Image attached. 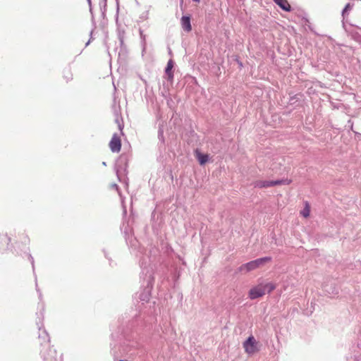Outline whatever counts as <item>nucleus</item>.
<instances>
[{
	"label": "nucleus",
	"mask_w": 361,
	"mask_h": 361,
	"mask_svg": "<svg viewBox=\"0 0 361 361\" xmlns=\"http://www.w3.org/2000/svg\"><path fill=\"white\" fill-rule=\"evenodd\" d=\"M118 128H119V129H120L121 130H122V128H123V127H122V126H121V123H118Z\"/></svg>",
	"instance_id": "obj_20"
},
{
	"label": "nucleus",
	"mask_w": 361,
	"mask_h": 361,
	"mask_svg": "<svg viewBox=\"0 0 361 361\" xmlns=\"http://www.w3.org/2000/svg\"><path fill=\"white\" fill-rule=\"evenodd\" d=\"M121 139L116 133H114L110 142L109 147L112 152H118L121 150Z\"/></svg>",
	"instance_id": "obj_5"
},
{
	"label": "nucleus",
	"mask_w": 361,
	"mask_h": 361,
	"mask_svg": "<svg viewBox=\"0 0 361 361\" xmlns=\"http://www.w3.org/2000/svg\"><path fill=\"white\" fill-rule=\"evenodd\" d=\"M264 295V290L261 283L251 288L248 292V297L250 300L261 298Z\"/></svg>",
	"instance_id": "obj_3"
},
{
	"label": "nucleus",
	"mask_w": 361,
	"mask_h": 361,
	"mask_svg": "<svg viewBox=\"0 0 361 361\" xmlns=\"http://www.w3.org/2000/svg\"><path fill=\"white\" fill-rule=\"evenodd\" d=\"M263 288H264V293H271V291H273L275 288H276V286L274 283H271V282H269V283H261Z\"/></svg>",
	"instance_id": "obj_10"
},
{
	"label": "nucleus",
	"mask_w": 361,
	"mask_h": 361,
	"mask_svg": "<svg viewBox=\"0 0 361 361\" xmlns=\"http://www.w3.org/2000/svg\"><path fill=\"white\" fill-rule=\"evenodd\" d=\"M102 164H103L104 166H106V163H105L104 161L102 163Z\"/></svg>",
	"instance_id": "obj_26"
},
{
	"label": "nucleus",
	"mask_w": 361,
	"mask_h": 361,
	"mask_svg": "<svg viewBox=\"0 0 361 361\" xmlns=\"http://www.w3.org/2000/svg\"><path fill=\"white\" fill-rule=\"evenodd\" d=\"M90 44V40L86 43V46H87Z\"/></svg>",
	"instance_id": "obj_23"
},
{
	"label": "nucleus",
	"mask_w": 361,
	"mask_h": 361,
	"mask_svg": "<svg viewBox=\"0 0 361 361\" xmlns=\"http://www.w3.org/2000/svg\"><path fill=\"white\" fill-rule=\"evenodd\" d=\"M121 43L122 44L123 42V38L120 37Z\"/></svg>",
	"instance_id": "obj_21"
},
{
	"label": "nucleus",
	"mask_w": 361,
	"mask_h": 361,
	"mask_svg": "<svg viewBox=\"0 0 361 361\" xmlns=\"http://www.w3.org/2000/svg\"><path fill=\"white\" fill-rule=\"evenodd\" d=\"M39 331L38 338L41 342L40 344L43 345V349L41 350V354L44 361H62L61 356L60 355L57 357L56 351L50 348V338L47 331L39 327Z\"/></svg>",
	"instance_id": "obj_1"
},
{
	"label": "nucleus",
	"mask_w": 361,
	"mask_h": 361,
	"mask_svg": "<svg viewBox=\"0 0 361 361\" xmlns=\"http://www.w3.org/2000/svg\"><path fill=\"white\" fill-rule=\"evenodd\" d=\"M195 2H200V0H192Z\"/></svg>",
	"instance_id": "obj_22"
},
{
	"label": "nucleus",
	"mask_w": 361,
	"mask_h": 361,
	"mask_svg": "<svg viewBox=\"0 0 361 361\" xmlns=\"http://www.w3.org/2000/svg\"><path fill=\"white\" fill-rule=\"evenodd\" d=\"M271 260V257L258 258L253 261H250L247 263L242 264L240 267H239L238 271L243 273H247L249 271L256 269L257 268L262 265L264 263L270 262Z\"/></svg>",
	"instance_id": "obj_2"
},
{
	"label": "nucleus",
	"mask_w": 361,
	"mask_h": 361,
	"mask_svg": "<svg viewBox=\"0 0 361 361\" xmlns=\"http://www.w3.org/2000/svg\"><path fill=\"white\" fill-rule=\"evenodd\" d=\"M146 281H147V288H152V281H153V277H152V275L151 273H149V275L147 276L146 275Z\"/></svg>",
	"instance_id": "obj_14"
},
{
	"label": "nucleus",
	"mask_w": 361,
	"mask_h": 361,
	"mask_svg": "<svg viewBox=\"0 0 361 361\" xmlns=\"http://www.w3.org/2000/svg\"><path fill=\"white\" fill-rule=\"evenodd\" d=\"M274 1L279 6L283 11H290V6L287 1V0H274Z\"/></svg>",
	"instance_id": "obj_9"
},
{
	"label": "nucleus",
	"mask_w": 361,
	"mask_h": 361,
	"mask_svg": "<svg viewBox=\"0 0 361 361\" xmlns=\"http://www.w3.org/2000/svg\"><path fill=\"white\" fill-rule=\"evenodd\" d=\"M257 186L259 188H269L274 186L273 180H264L259 183Z\"/></svg>",
	"instance_id": "obj_12"
},
{
	"label": "nucleus",
	"mask_w": 361,
	"mask_h": 361,
	"mask_svg": "<svg viewBox=\"0 0 361 361\" xmlns=\"http://www.w3.org/2000/svg\"><path fill=\"white\" fill-rule=\"evenodd\" d=\"M286 182V180H273L274 186L276 185H281L283 184Z\"/></svg>",
	"instance_id": "obj_15"
},
{
	"label": "nucleus",
	"mask_w": 361,
	"mask_h": 361,
	"mask_svg": "<svg viewBox=\"0 0 361 361\" xmlns=\"http://www.w3.org/2000/svg\"><path fill=\"white\" fill-rule=\"evenodd\" d=\"M310 209L309 204L307 202H305V207L300 212V214L303 217L307 218V217H308L310 216Z\"/></svg>",
	"instance_id": "obj_11"
},
{
	"label": "nucleus",
	"mask_w": 361,
	"mask_h": 361,
	"mask_svg": "<svg viewBox=\"0 0 361 361\" xmlns=\"http://www.w3.org/2000/svg\"><path fill=\"white\" fill-rule=\"evenodd\" d=\"M111 187L116 189L117 190H118V186L117 184H112Z\"/></svg>",
	"instance_id": "obj_19"
},
{
	"label": "nucleus",
	"mask_w": 361,
	"mask_h": 361,
	"mask_svg": "<svg viewBox=\"0 0 361 361\" xmlns=\"http://www.w3.org/2000/svg\"><path fill=\"white\" fill-rule=\"evenodd\" d=\"M140 35H141V37H142V35H142V31H140Z\"/></svg>",
	"instance_id": "obj_25"
},
{
	"label": "nucleus",
	"mask_w": 361,
	"mask_h": 361,
	"mask_svg": "<svg viewBox=\"0 0 361 361\" xmlns=\"http://www.w3.org/2000/svg\"><path fill=\"white\" fill-rule=\"evenodd\" d=\"M149 296H150L149 290H147L146 292H145L144 293H142L140 295V299L142 301H148L149 299Z\"/></svg>",
	"instance_id": "obj_13"
},
{
	"label": "nucleus",
	"mask_w": 361,
	"mask_h": 361,
	"mask_svg": "<svg viewBox=\"0 0 361 361\" xmlns=\"http://www.w3.org/2000/svg\"><path fill=\"white\" fill-rule=\"evenodd\" d=\"M243 347L248 354H253L256 351V341L253 336H250L244 343Z\"/></svg>",
	"instance_id": "obj_4"
},
{
	"label": "nucleus",
	"mask_w": 361,
	"mask_h": 361,
	"mask_svg": "<svg viewBox=\"0 0 361 361\" xmlns=\"http://www.w3.org/2000/svg\"><path fill=\"white\" fill-rule=\"evenodd\" d=\"M181 25L184 30L190 32L192 30L190 19L188 16H183L181 18Z\"/></svg>",
	"instance_id": "obj_7"
},
{
	"label": "nucleus",
	"mask_w": 361,
	"mask_h": 361,
	"mask_svg": "<svg viewBox=\"0 0 361 361\" xmlns=\"http://www.w3.org/2000/svg\"><path fill=\"white\" fill-rule=\"evenodd\" d=\"M159 138L161 140H164V132L161 129H159Z\"/></svg>",
	"instance_id": "obj_17"
},
{
	"label": "nucleus",
	"mask_w": 361,
	"mask_h": 361,
	"mask_svg": "<svg viewBox=\"0 0 361 361\" xmlns=\"http://www.w3.org/2000/svg\"><path fill=\"white\" fill-rule=\"evenodd\" d=\"M196 157L201 165L205 164L209 160V155L207 154H202L199 151L195 152Z\"/></svg>",
	"instance_id": "obj_8"
},
{
	"label": "nucleus",
	"mask_w": 361,
	"mask_h": 361,
	"mask_svg": "<svg viewBox=\"0 0 361 361\" xmlns=\"http://www.w3.org/2000/svg\"><path fill=\"white\" fill-rule=\"evenodd\" d=\"M173 67V62L171 59H170L166 65L165 73L168 77V80L171 82L173 81V73L172 71V68Z\"/></svg>",
	"instance_id": "obj_6"
},
{
	"label": "nucleus",
	"mask_w": 361,
	"mask_h": 361,
	"mask_svg": "<svg viewBox=\"0 0 361 361\" xmlns=\"http://www.w3.org/2000/svg\"><path fill=\"white\" fill-rule=\"evenodd\" d=\"M28 257H29V259H30V260L31 262V264L32 265V268L34 269V259H33V257H32L31 255H29Z\"/></svg>",
	"instance_id": "obj_18"
},
{
	"label": "nucleus",
	"mask_w": 361,
	"mask_h": 361,
	"mask_svg": "<svg viewBox=\"0 0 361 361\" xmlns=\"http://www.w3.org/2000/svg\"><path fill=\"white\" fill-rule=\"evenodd\" d=\"M87 1H88V3H89V4H91V0H87Z\"/></svg>",
	"instance_id": "obj_24"
},
{
	"label": "nucleus",
	"mask_w": 361,
	"mask_h": 361,
	"mask_svg": "<svg viewBox=\"0 0 361 361\" xmlns=\"http://www.w3.org/2000/svg\"><path fill=\"white\" fill-rule=\"evenodd\" d=\"M350 8V4H347L345 8L342 11V15L343 16L345 12H347Z\"/></svg>",
	"instance_id": "obj_16"
}]
</instances>
